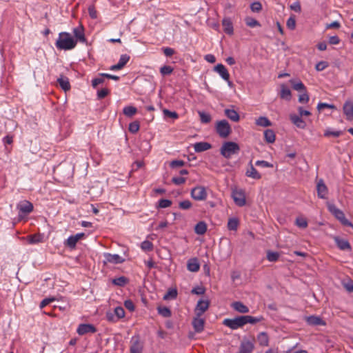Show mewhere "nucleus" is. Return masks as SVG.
<instances>
[{"mask_svg": "<svg viewBox=\"0 0 353 353\" xmlns=\"http://www.w3.org/2000/svg\"><path fill=\"white\" fill-rule=\"evenodd\" d=\"M207 231V225L204 221H199L194 227V232L199 235L204 234Z\"/></svg>", "mask_w": 353, "mask_h": 353, "instance_id": "obj_30", "label": "nucleus"}, {"mask_svg": "<svg viewBox=\"0 0 353 353\" xmlns=\"http://www.w3.org/2000/svg\"><path fill=\"white\" fill-rule=\"evenodd\" d=\"M254 344L250 341H243L240 346L239 353H251L254 350Z\"/></svg>", "mask_w": 353, "mask_h": 353, "instance_id": "obj_22", "label": "nucleus"}, {"mask_svg": "<svg viewBox=\"0 0 353 353\" xmlns=\"http://www.w3.org/2000/svg\"><path fill=\"white\" fill-rule=\"evenodd\" d=\"M257 340L261 346H268L269 343V339L267 333L261 332L257 336Z\"/></svg>", "mask_w": 353, "mask_h": 353, "instance_id": "obj_32", "label": "nucleus"}, {"mask_svg": "<svg viewBox=\"0 0 353 353\" xmlns=\"http://www.w3.org/2000/svg\"><path fill=\"white\" fill-rule=\"evenodd\" d=\"M279 256L280 254L277 252H272L270 250L267 252V259L270 262H275L278 261Z\"/></svg>", "mask_w": 353, "mask_h": 353, "instance_id": "obj_41", "label": "nucleus"}, {"mask_svg": "<svg viewBox=\"0 0 353 353\" xmlns=\"http://www.w3.org/2000/svg\"><path fill=\"white\" fill-rule=\"evenodd\" d=\"M109 94V90L107 88H103L97 92V97L99 99L105 98Z\"/></svg>", "mask_w": 353, "mask_h": 353, "instance_id": "obj_64", "label": "nucleus"}, {"mask_svg": "<svg viewBox=\"0 0 353 353\" xmlns=\"http://www.w3.org/2000/svg\"><path fill=\"white\" fill-rule=\"evenodd\" d=\"M58 82L61 86V88L64 90H69L70 88V85L69 80L67 77H61L58 79Z\"/></svg>", "mask_w": 353, "mask_h": 353, "instance_id": "obj_34", "label": "nucleus"}, {"mask_svg": "<svg viewBox=\"0 0 353 353\" xmlns=\"http://www.w3.org/2000/svg\"><path fill=\"white\" fill-rule=\"evenodd\" d=\"M105 261L104 263H110L113 264L121 263L124 261V259L117 254H112L110 253H105L104 254Z\"/></svg>", "mask_w": 353, "mask_h": 353, "instance_id": "obj_10", "label": "nucleus"}, {"mask_svg": "<svg viewBox=\"0 0 353 353\" xmlns=\"http://www.w3.org/2000/svg\"><path fill=\"white\" fill-rule=\"evenodd\" d=\"M192 203L189 200H184L179 203V208L182 210H189L192 208Z\"/></svg>", "mask_w": 353, "mask_h": 353, "instance_id": "obj_50", "label": "nucleus"}, {"mask_svg": "<svg viewBox=\"0 0 353 353\" xmlns=\"http://www.w3.org/2000/svg\"><path fill=\"white\" fill-rule=\"evenodd\" d=\"M232 307L240 313H248L249 312L248 307L241 301L232 303Z\"/></svg>", "mask_w": 353, "mask_h": 353, "instance_id": "obj_25", "label": "nucleus"}, {"mask_svg": "<svg viewBox=\"0 0 353 353\" xmlns=\"http://www.w3.org/2000/svg\"><path fill=\"white\" fill-rule=\"evenodd\" d=\"M232 197L235 204L239 207L246 204L245 192L242 189H234L232 192Z\"/></svg>", "mask_w": 353, "mask_h": 353, "instance_id": "obj_7", "label": "nucleus"}, {"mask_svg": "<svg viewBox=\"0 0 353 353\" xmlns=\"http://www.w3.org/2000/svg\"><path fill=\"white\" fill-rule=\"evenodd\" d=\"M245 21L246 25L251 28L261 26L259 22L257 20H256L255 19L252 18V17H247V18H245Z\"/></svg>", "mask_w": 353, "mask_h": 353, "instance_id": "obj_44", "label": "nucleus"}, {"mask_svg": "<svg viewBox=\"0 0 353 353\" xmlns=\"http://www.w3.org/2000/svg\"><path fill=\"white\" fill-rule=\"evenodd\" d=\"M329 211L343 225L350 226L353 228V224L345 218V214L342 210L337 208L334 204L327 205Z\"/></svg>", "mask_w": 353, "mask_h": 353, "instance_id": "obj_3", "label": "nucleus"}, {"mask_svg": "<svg viewBox=\"0 0 353 353\" xmlns=\"http://www.w3.org/2000/svg\"><path fill=\"white\" fill-rule=\"evenodd\" d=\"M174 68L170 65H163L160 68V72L162 76L169 75L172 73Z\"/></svg>", "mask_w": 353, "mask_h": 353, "instance_id": "obj_46", "label": "nucleus"}, {"mask_svg": "<svg viewBox=\"0 0 353 353\" xmlns=\"http://www.w3.org/2000/svg\"><path fill=\"white\" fill-rule=\"evenodd\" d=\"M343 113L347 120H353V102L347 101L343 107Z\"/></svg>", "mask_w": 353, "mask_h": 353, "instance_id": "obj_15", "label": "nucleus"}, {"mask_svg": "<svg viewBox=\"0 0 353 353\" xmlns=\"http://www.w3.org/2000/svg\"><path fill=\"white\" fill-rule=\"evenodd\" d=\"M163 113L164 117H170L173 119H176L179 118V114L175 111L172 112L168 109H163Z\"/></svg>", "mask_w": 353, "mask_h": 353, "instance_id": "obj_45", "label": "nucleus"}, {"mask_svg": "<svg viewBox=\"0 0 353 353\" xmlns=\"http://www.w3.org/2000/svg\"><path fill=\"white\" fill-rule=\"evenodd\" d=\"M256 125L262 127H269L272 125L271 121L266 117H259L255 122Z\"/></svg>", "mask_w": 353, "mask_h": 353, "instance_id": "obj_33", "label": "nucleus"}, {"mask_svg": "<svg viewBox=\"0 0 353 353\" xmlns=\"http://www.w3.org/2000/svg\"><path fill=\"white\" fill-rule=\"evenodd\" d=\"M306 322L310 325H325V322L319 316H310L306 317Z\"/></svg>", "mask_w": 353, "mask_h": 353, "instance_id": "obj_20", "label": "nucleus"}, {"mask_svg": "<svg viewBox=\"0 0 353 353\" xmlns=\"http://www.w3.org/2000/svg\"><path fill=\"white\" fill-rule=\"evenodd\" d=\"M139 123L138 121H134L129 124L128 129L131 133L135 134L139 131Z\"/></svg>", "mask_w": 353, "mask_h": 353, "instance_id": "obj_48", "label": "nucleus"}, {"mask_svg": "<svg viewBox=\"0 0 353 353\" xmlns=\"http://www.w3.org/2000/svg\"><path fill=\"white\" fill-rule=\"evenodd\" d=\"M201 121L203 123H208L211 121V116L204 112H199Z\"/></svg>", "mask_w": 353, "mask_h": 353, "instance_id": "obj_47", "label": "nucleus"}, {"mask_svg": "<svg viewBox=\"0 0 353 353\" xmlns=\"http://www.w3.org/2000/svg\"><path fill=\"white\" fill-rule=\"evenodd\" d=\"M141 247L145 251H151L153 249V244L149 241H144Z\"/></svg>", "mask_w": 353, "mask_h": 353, "instance_id": "obj_55", "label": "nucleus"}, {"mask_svg": "<svg viewBox=\"0 0 353 353\" xmlns=\"http://www.w3.org/2000/svg\"><path fill=\"white\" fill-rule=\"evenodd\" d=\"M239 151V144L233 141L223 143L220 149L221 154L225 159H230L232 155L238 154Z\"/></svg>", "mask_w": 353, "mask_h": 353, "instance_id": "obj_2", "label": "nucleus"}, {"mask_svg": "<svg viewBox=\"0 0 353 353\" xmlns=\"http://www.w3.org/2000/svg\"><path fill=\"white\" fill-rule=\"evenodd\" d=\"M104 77H105L100 76L99 77L93 79L92 81V87L96 88L98 85L103 83L105 81Z\"/></svg>", "mask_w": 353, "mask_h": 353, "instance_id": "obj_59", "label": "nucleus"}, {"mask_svg": "<svg viewBox=\"0 0 353 353\" xmlns=\"http://www.w3.org/2000/svg\"><path fill=\"white\" fill-rule=\"evenodd\" d=\"M290 119L292 123L297 128L301 129L305 128L306 123L302 119L301 117L294 114L290 115Z\"/></svg>", "mask_w": 353, "mask_h": 353, "instance_id": "obj_19", "label": "nucleus"}, {"mask_svg": "<svg viewBox=\"0 0 353 353\" xmlns=\"http://www.w3.org/2000/svg\"><path fill=\"white\" fill-rule=\"evenodd\" d=\"M210 301L208 300H199L195 307V314L202 316L203 313L208 309Z\"/></svg>", "mask_w": 353, "mask_h": 353, "instance_id": "obj_9", "label": "nucleus"}, {"mask_svg": "<svg viewBox=\"0 0 353 353\" xmlns=\"http://www.w3.org/2000/svg\"><path fill=\"white\" fill-rule=\"evenodd\" d=\"M239 222L236 218H231L228 222V228L230 230H236L239 226Z\"/></svg>", "mask_w": 353, "mask_h": 353, "instance_id": "obj_39", "label": "nucleus"}, {"mask_svg": "<svg viewBox=\"0 0 353 353\" xmlns=\"http://www.w3.org/2000/svg\"><path fill=\"white\" fill-rule=\"evenodd\" d=\"M223 324L232 330H236L245 325L244 316H240L234 319H225Z\"/></svg>", "mask_w": 353, "mask_h": 353, "instance_id": "obj_5", "label": "nucleus"}, {"mask_svg": "<svg viewBox=\"0 0 353 353\" xmlns=\"http://www.w3.org/2000/svg\"><path fill=\"white\" fill-rule=\"evenodd\" d=\"M124 306L130 312H133L135 309L134 303L130 299L124 301Z\"/></svg>", "mask_w": 353, "mask_h": 353, "instance_id": "obj_63", "label": "nucleus"}, {"mask_svg": "<svg viewBox=\"0 0 353 353\" xmlns=\"http://www.w3.org/2000/svg\"><path fill=\"white\" fill-rule=\"evenodd\" d=\"M177 290L174 288L170 289L163 296L164 300L174 299L177 296Z\"/></svg>", "mask_w": 353, "mask_h": 353, "instance_id": "obj_40", "label": "nucleus"}, {"mask_svg": "<svg viewBox=\"0 0 353 353\" xmlns=\"http://www.w3.org/2000/svg\"><path fill=\"white\" fill-rule=\"evenodd\" d=\"M172 205V201L169 199H160L159 201V205L158 207L160 208H168Z\"/></svg>", "mask_w": 353, "mask_h": 353, "instance_id": "obj_51", "label": "nucleus"}, {"mask_svg": "<svg viewBox=\"0 0 353 353\" xmlns=\"http://www.w3.org/2000/svg\"><path fill=\"white\" fill-rule=\"evenodd\" d=\"M123 112L126 117H132L137 113V110L135 107L129 105L125 107Z\"/></svg>", "mask_w": 353, "mask_h": 353, "instance_id": "obj_37", "label": "nucleus"}, {"mask_svg": "<svg viewBox=\"0 0 353 353\" xmlns=\"http://www.w3.org/2000/svg\"><path fill=\"white\" fill-rule=\"evenodd\" d=\"M212 145L208 142H198L194 145V149L196 152H201L210 150Z\"/></svg>", "mask_w": 353, "mask_h": 353, "instance_id": "obj_23", "label": "nucleus"}, {"mask_svg": "<svg viewBox=\"0 0 353 353\" xmlns=\"http://www.w3.org/2000/svg\"><path fill=\"white\" fill-rule=\"evenodd\" d=\"M73 33L77 39V41L79 40L82 43H85L86 41V39L83 32V28L82 26L74 28L73 30Z\"/></svg>", "mask_w": 353, "mask_h": 353, "instance_id": "obj_27", "label": "nucleus"}, {"mask_svg": "<svg viewBox=\"0 0 353 353\" xmlns=\"http://www.w3.org/2000/svg\"><path fill=\"white\" fill-rule=\"evenodd\" d=\"M214 70L219 74V75L225 81H228L230 79V74L226 69V68L221 63L217 64L214 68Z\"/></svg>", "mask_w": 353, "mask_h": 353, "instance_id": "obj_17", "label": "nucleus"}, {"mask_svg": "<svg viewBox=\"0 0 353 353\" xmlns=\"http://www.w3.org/2000/svg\"><path fill=\"white\" fill-rule=\"evenodd\" d=\"M79 240L74 235L70 236L66 240L65 245L68 248L73 249L76 247L77 243Z\"/></svg>", "mask_w": 353, "mask_h": 353, "instance_id": "obj_36", "label": "nucleus"}, {"mask_svg": "<svg viewBox=\"0 0 353 353\" xmlns=\"http://www.w3.org/2000/svg\"><path fill=\"white\" fill-rule=\"evenodd\" d=\"M310 97L307 92V90H305L301 92V94L299 96V102L301 103H307L309 101Z\"/></svg>", "mask_w": 353, "mask_h": 353, "instance_id": "obj_49", "label": "nucleus"}, {"mask_svg": "<svg viewBox=\"0 0 353 353\" xmlns=\"http://www.w3.org/2000/svg\"><path fill=\"white\" fill-rule=\"evenodd\" d=\"M222 26L224 32L229 35H232L234 33L233 24L230 18L225 17L222 20Z\"/></svg>", "mask_w": 353, "mask_h": 353, "instance_id": "obj_18", "label": "nucleus"}, {"mask_svg": "<svg viewBox=\"0 0 353 353\" xmlns=\"http://www.w3.org/2000/svg\"><path fill=\"white\" fill-rule=\"evenodd\" d=\"M130 56L128 54H122L119 59L118 64L120 65L121 68H123L125 65L129 61Z\"/></svg>", "mask_w": 353, "mask_h": 353, "instance_id": "obj_53", "label": "nucleus"}, {"mask_svg": "<svg viewBox=\"0 0 353 353\" xmlns=\"http://www.w3.org/2000/svg\"><path fill=\"white\" fill-rule=\"evenodd\" d=\"M292 94L290 90L285 84L281 85L280 97L286 101L291 99Z\"/></svg>", "mask_w": 353, "mask_h": 353, "instance_id": "obj_24", "label": "nucleus"}, {"mask_svg": "<svg viewBox=\"0 0 353 353\" xmlns=\"http://www.w3.org/2000/svg\"><path fill=\"white\" fill-rule=\"evenodd\" d=\"M17 208L25 214H29L33 210V205L28 201H23L19 203Z\"/></svg>", "mask_w": 353, "mask_h": 353, "instance_id": "obj_21", "label": "nucleus"}, {"mask_svg": "<svg viewBox=\"0 0 353 353\" xmlns=\"http://www.w3.org/2000/svg\"><path fill=\"white\" fill-rule=\"evenodd\" d=\"M250 9L252 12H259L262 10V5L259 1H255L250 5Z\"/></svg>", "mask_w": 353, "mask_h": 353, "instance_id": "obj_52", "label": "nucleus"}, {"mask_svg": "<svg viewBox=\"0 0 353 353\" xmlns=\"http://www.w3.org/2000/svg\"><path fill=\"white\" fill-rule=\"evenodd\" d=\"M157 311L158 313L163 317H170L172 314L170 308L165 306H159Z\"/></svg>", "mask_w": 353, "mask_h": 353, "instance_id": "obj_35", "label": "nucleus"}, {"mask_svg": "<svg viewBox=\"0 0 353 353\" xmlns=\"http://www.w3.org/2000/svg\"><path fill=\"white\" fill-rule=\"evenodd\" d=\"M323 108H330L335 109L336 107L332 104H329L326 103H319L317 105V109L319 111L322 110Z\"/></svg>", "mask_w": 353, "mask_h": 353, "instance_id": "obj_58", "label": "nucleus"}, {"mask_svg": "<svg viewBox=\"0 0 353 353\" xmlns=\"http://www.w3.org/2000/svg\"><path fill=\"white\" fill-rule=\"evenodd\" d=\"M128 282V279L125 276H120L113 279L112 283L118 286H124Z\"/></svg>", "mask_w": 353, "mask_h": 353, "instance_id": "obj_43", "label": "nucleus"}, {"mask_svg": "<svg viewBox=\"0 0 353 353\" xmlns=\"http://www.w3.org/2000/svg\"><path fill=\"white\" fill-rule=\"evenodd\" d=\"M88 13L92 19H95L97 18V12L94 6L92 5L88 7Z\"/></svg>", "mask_w": 353, "mask_h": 353, "instance_id": "obj_60", "label": "nucleus"}, {"mask_svg": "<svg viewBox=\"0 0 353 353\" xmlns=\"http://www.w3.org/2000/svg\"><path fill=\"white\" fill-rule=\"evenodd\" d=\"M201 316L196 315L194 317L192 324L196 332H201L203 330L205 320L201 318Z\"/></svg>", "mask_w": 353, "mask_h": 353, "instance_id": "obj_11", "label": "nucleus"}, {"mask_svg": "<svg viewBox=\"0 0 353 353\" xmlns=\"http://www.w3.org/2000/svg\"><path fill=\"white\" fill-rule=\"evenodd\" d=\"M131 346H130V352L131 353H142L143 350V345L140 341V339L139 336H134L131 339Z\"/></svg>", "mask_w": 353, "mask_h": 353, "instance_id": "obj_8", "label": "nucleus"}, {"mask_svg": "<svg viewBox=\"0 0 353 353\" xmlns=\"http://www.w3.org/2000/svg\"><path fill=\"white\" fill-rule=\"evenodd\" d=\"M43 241V236L40 234H35L28 236L30 243H37Z\"/></svg>", "mask_w": 353, "mask_h": 353, "instance_id": "obj_42", "label": "nucleus"}, {"mask_svg": "<svg viewBox=\"0 0 353 353\" xmlns=\"http://www.w3.org/2000/svg\"><path fill=\"white\" fill-rule=\"evenodd\" d=\"M216 130L221 137L226 138L231 133V127L229 123L226 120L223 119L217 122Z\"/></svg>", "mask_w": 353, "mask_h": 353, "instance_id": "obj_4", "label": "nucleus"}, {"mask_svg": "<svg viewBox=\"0 0 353 353\" xmlns=\"http://www.w3.org/2000/svg\"><path fill=\"white\" fill-rule=\"evenodd\" d=\"M275 133L272 130L268 129L264 131V138L268 143H273L275 141Z\"/></svg>", "mask_w": 353, "mask_h": 353, "instance_id": "obj_31", "label": "nucleus"}, {"mask_svg": "<svg viewBox=\"0 0 353 353\" xmlns=\"http://www.w3.org/2000/svg\"><path fill=\"white\" fill-rule=\"evenodd\" d=\"M77 40L70 35V33L62 32L59 34V37L55 43V46L59 50H70L75 48Z\"/></svg>", "mask_w": 353, "mask_h": 353, "instance_id": "obj_1", "label": "nucleus"}, {"mask_svg": "<svg viewBox=\"0 0 353 353\" xmlns=\"http://www.w3.org/2000/svg\"><path fill=\"white\" fill-rule=\"evenodd\" d=\"M243 316H244L245 325L247 323L255 324L258 322H260L261 320H263L262 316L254 317V316H248V315Z\"/></svg>", "mask_w": 353, "mask_h": 353, "instance_id": "obj_38", "label": "nucleus"}, {"mask_svg": "<svg viewBox=\"0 0 353 353\" xmlns=\"http://www.w3.org/2000/svg\"><path fill=\"white\" fill-rule=\"evenodd\" d=\"M255 165L257 166H262L264 168H273V165L272 163L263 160L256 161Z\"/></svg>", "mask_w": 353, "mask_h": 353, "instance_id": "obj_61", "label": "nucleus"}, {"mask_svg": "<svg viewBox=\"0 0 353 353\" xmlns=\"http://www.w3.org/2000/svg\"><path fill=\"white\" fill-rule=\"evenodd\" d=\"M316 191L318 196L321 199H325L327 194V188L323 179H320L316 185Z\"/></svg>", "mask_w": 353, "mask_h": 353, "instance_id": "obj_14", "label": "nucleus"}, {"mask_svg": "<svg viewBox=\"0 0 353 353\" xmlns=\"http://www.w3.org/2000/svg\"><path fill=\"white\" fill-rule=\"evenodd\" d=\"M334 240L337 247L341 250H351V245L347 240L341 239L339 236H334Z\"/></svg>", "mask_w": 353, "mask_h": 353, "instance_id": "obj_16", "label": "nucleus"}, {"mask_svg": "<svg viewBox=\"0 0 353 353\" xmlns=\"http://www.w3.org/2000/svg\"><path fill=\"white\" fill-rule=\"evenodd\" d=\"M187 268L189 271L196 272L199 271L200 265L196 259H191L188 261Z\"/></svg>", "mask_w": 353, "mask_h": 353, "instance_id": "obj_28", "label": "nucleus"}, {"mask_svg": "<svg viewBox=\"0 0 353 353\" xmlns=\"http://www.w3.org/2000/svg\"><path fill=\"white\" fill-rule=\"evenodd\" d=\"M249 168L245 172V175L248 177L254 179H261V174L256 170L252 164V161H250L248 163Z\"/></svg>", "mask_w": 353, "mask_h": 353, "instance_id": "obj_13", "label": "nucleus"}, {"mask_svg": "<svg viewBox=\"0 0 353 353\" xmlns=\"http://www.w3.org/2000/svg\"><path fill=\"white\" fill-rule=\"evenodd\" d=\"M328 66V63L327 61H321L316 64L315 69L317 71H322L325 69Z\"/></svg>", "mask_w": 353, "mask_h": 353, "instance_id": "obj_57", "label": "nucleus"}, {"mask_svg": "<svg viewBox=\"0 0 353 353\" xmlns=\"http://www.w3.org/2000/svg\"><path fill=\"white\" fill-rule=\"evenodd\" d=\"M96 331L97 329L92 324H80L77 330L79 335H83L87 333H94Z\"/></svg>", "mask_w": 353, "mask_h": 353, "instance_id": "obj_12", "label": "nucleus"}, {"mask_svg": "<svg viewBox=\"0 0 353 353\" xmlns=\"http://www.w3.org/2000/svg\"><path fill=\"white\" fill-rule=\"evenodd\" d=\"M114 314L117 317V320L125 316V311L122 307H117L114 309Z\"/></svg>", "mask_w": 353, "mask_h": 353, "instance_id": "obj_56", "label": "nucleus"}, {"mask_svg": "<svg viewBox=\"0 0 353 353\" xmlns=\"http://www.w3.org/2000/svg\"><path fill=\"white\" fill-rule=\"evenodd\" d=\"M225 116L230 119L231 121L237 122L239 121V113L234 109H225Z\"/></svg>", "mask_w": 353, "mask_h": 353, "instance_id": "obj_26", "label": "nucleus"}, {"mask_svg": "<svg viewBox=\"0 0 353 353\" xmlns=\"http://www.w3.org/2000/svg\"><path fill=\"white\" fill-rule=\"evenodd\" d=\"M190 194L192 198L196 201H204L208 196L205 188L201 185L193 188L191 190Z\"/></svg>", "mask_w": 353, "mask_h": 353, "instance_id": "obj_6", "label": "nucleus"}, {"mask_svg": "<svg viewBox=\"0 0 353 353\" xmlns=\"http://www.w3.org/2000/svg\"><path fill=\"white\" fill-rule=\"evenodd\" d=\"M186 181V179L183 176H176L172 179V182L175 185L183 184Z\"/></svg>", "mask_w": 353, "mask_h": 353, "instance_id": "obj_62", "label": "nucleus"}, {"mask_svg": "<svg viewBox=\"0 0 353 353\" xmlns=\"http://www.w3.org/2000/svg\"><path fill=\"white\" fill-rule=\"evenodd\" d=\"M341 134H342V132L341 130L332 131L331 130L327 129L325 131L324 136L325 137L333 136L335 137H338L340 135H341Z\"/></svg>", "mask_w": 353, "mask_h": 353, "instance_id": "obj_54", "label": "nucleus"}, {"mask_svg": "<svg viewBox=\"0 0 353 353\" xmlns=\"http://www.w3.org/2000/svg\"><path fill=\"white\" fill-rule=\"evenodd\" d=\"M290 83L294 90L299 92H303L306 90V87L301 81H296L294 79H290Z\"/></svg>", "mask_w": 353, "mask_h": 353, "instance_id": "obj_29", "label": "nucleus"}]
</instances>
